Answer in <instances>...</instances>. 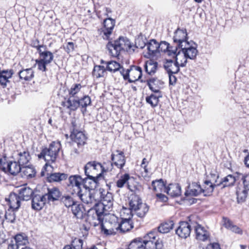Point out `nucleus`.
Masks as SVG:
<instances>
[{"label": "nucleus", "instance_id": "f8f14e48", "mask_svg": "<svg viewBox=\"0 0 249 249\" xmlns=\"http://www.w3.org/2000/svg\"><path fill=\"white\" fill-rule=\"evenodd\" d=\"M174 42L176 44L175 46L180 48L185 43L189 42L187 41V34L185 29H178L174 33L173 36Z\"/></svg>", "mask_w": 249, "mask_h": 249}, {"label": "nucleus", "instance_id": "412c9836", "mask_svg": "<svg viewBox=\"0 0 249 249\" xmlns=\"http://www.w3.org/2000/svg\"><path fill=\"white\" fill-rule=\"evenodd\" d=\"M237 178L239 179V182L242 183L244 188L242 191L243 196H242L240 198L241 201H243L246 197L247 191H249V173L244 174L237 173Z\"/></svg>", "mask_w": 249, "mask_h": 249}, {"label": "nucleus", "instance_id": "09e8293b", "mask_svg": "<svg viewBox=\"0 0 249 249\" xmlns=\"http://www.w3.org/2000/svg\"><path fill=\"white\" fill-rule=\"evenodd\" d=\"M21 171L27 178H32L35 176L36 172L32 166H23Z\"/></svg>", "mask_w": 249, "mask_h": 249}, {"label": "nucleus", "instance_id": "58836bf2", "mask_svg": "<svg viewBox=\"0 0 249 249\" xmlns=\"http://www.w3.org/2000/svg\"><path fill=\"white\" fill-rule=\"evenodd\" d=\"M18 75L20 79L30 81L34 76V71L32 68L24 69L19 71Z\"/></svg>", "mask_w": 249, "mask_h": 249}, {"label": "nucleus", "instance_id": "c9c22d12", "mask_svg": "<svg viewBox=\"0 0 249 249\" xmlns=\"http://www.w3.org/2000/svg\"><path fill=\"white\" fill-rule=\"evenodd\" d=\"M150 189L157 193L162 192H165L166 187H165L162 179H160L159 180H153L152 182L151 187H150Z\"/></svg>", "mask_w": 249, "mask_h": 249}, {"label": "nucleus", "instance_id": "20e7f679", "mask_svg": "<svg viewBox=\"0 0 249 249\" xmlns=\"http://www.w3.org/2000/svg\"><path fill=\"white\" fill-rule=\"evenodd\" d=\"M61 148V144L59 142H52L48 148L42 149L41 152L38 155V158H43L46 163L44 166V169L49 167L51 168L52 166L49 165V163L54 162L57 157L58 152Z\"/></svg>", "mask_w": 249, "mask_h": 249}, {"label": "nucleus", "instance_id": "a18cd8bd", "mask_svg": "<svg viewBox=\"0 0 249 249\" xmlns=\"http://www.w3.org/2000/svg\"><path fill=\"white\" fill-rule=\"evenodd\" d=\"M158 66V63L152 60L147 61L144 66L146 72L150 75L155 73Z\"/></svg>", "mask_w": 249, "mask_h": 249}, {"label": "nucleus", "instance_id": "f03ea898", "mask_svg": "<svg viewBox=\"0 0 249 249\" xmlns=\"http://www.w3.org/2000/svg\"><path fill=\"white\" fill-rule=\"evenodd\" d=\"M85 174L87 177L99 178L104 172L112 170V164L104 162L103 164L96 161H89L84 167Z\"/></svg>", "mask_w": 249, "mask_h": 249}, {"label": "nucleus", "instance_id": "0e129e2a", "mask_svg": "<svg viewBox=\"0 0 249 249\" xmlns=\"http://www.w3.org/2000/svg\"><path fill=\"white\" fill-rule=\"evenodd\" d=\"M71 124H72V131H74L75 130H76L77 131H81L80 130L81 125L80 124V123H79L78 121H77L76 120H73L71 122Z\"/></svg>", "mask_w": 249, "mask_h": 249}, {"label": "nucleus", "instance_id": "ddd939ff", "mask_svg": "<svg viewBox=\"0 0 249 249\" xmlns=\"http://www.w3.org/2000/svg\"><path fill=\"white\" fill-rule=\"evenodd\" d=\"M22 169V166L16 161H8L5 163V166L3 167V172L8 175H17Z\"/></svg>", "mask_w": 249, "mask_h": 249}, {"label": "nucleus", "instance_id": "2f4dec72", "mask_svg": "<svg viewBox=\"0 0 249 249\" xmlns=\"http://www.w3.org/2000/svg\"><path fill=\"white\" fill-rule=\"evenodd\" d=\"M179 66L176 62L166 59L164 62V68L168 73H177L179 71Z\"/></svg>", "mask_w": 249, "mask_h": 249}, {"label": "nucleus", "instance_id": "6e6d98bb", "mask_svg": "<svg viewBox=\"0 0 249 249\" xmlns=\"http://www.w3.org/2000/svg\"><path fill=\"white\" fill-rule=\"evenodd\" d=\"M61 202L67 208L71 207L76 202L72 197L69 195L63 196L61 198Z\"/></svg>", "mask_w": 249, "mask_h": 249}, {"label": "nucleus", "instance_id": "7ed1b4c3", "mask_svg": "<svg viewBox=\"0 0 249 249\" xmlns=\"http://www.w3.org/2000/svg\"><path fill=\"white\" fill-rule=\"evenodd\" d=\"M112 220L114 221L113 227L107 229L103 224L101 225L102 231L106 235L115 234L118 231L124 233L129 231L133 228V224L130 218H123L121 222L119 223L117 222V217L112 216Z\"/></svg>", "mask_w": 249, "mask_h": 249}, {"label": "nucleus", "instance_id": "c85d7f7f", "mask_svg": "<svg viewBox=\"0 0 249 249\" xmlns=\"http://www.w3.org/2000/svg\"><path fill=\"white\" fill-rule=\"evenodd\" d=\"M195 231L197 239L204 241L209 238L210 234L209 232L200 225L197 224L195 226Z\"/></svg>", "mask_w": 249, "mask_h": 249}, {"label": "nucleus", "instance_id": "680f3d73", "mask_svg": "<svg viewBox=\"0 0 249 249\" xmlns=\"http://www.w3.org/2000/svg\"><path fill=\"white\" fill-rule=\"evenodd\" d=\"M145 46H146V43L144 41L142 37L137 38L135 41V44L133 45L134 49L135 48L143 49Z\"/></svg>", "mask_w": 249, "mask_h": 249}, {"label": "nucleus", "instance_id": "0eeeda50", "mask_svg": "<svg viewBox=\"0 0 249 249\" xmlns=\"http://www.w3.org/2000/svg\"><path fill=\"white\" fill-rule=\"evenodd\" d=\"M100 203H97L99 208L103 209L107 213L112 209L113 206V196L111 193L105 190L100 191Z\"/></svg>", "mask_w": 249, "mask_h": 249}, {"label": "nucleus", "instance_id": "e433bc0d", "mask_svg": "<svg viewBox=\"0 0 249 249\" xmlns=\"http://www.w3.org/2000/svg\"><path fill=\"white\" fill-rule=\"evenodd\" d=\"M101 63H105L107 65V70L110 72H116L118 71H123V68L121 67L120 64L115 61H109L107 62H104L103 60H101Z\"/></svg>", "mask_w": 249, "mask_h": 249}, {"label": "nucleus", "instance_id": "6ab92c4d", "mask_svg": "<svg viewBox=\"0 0 249 249\" xmlns=\"http://www.w3.org/2000/svg\"><path fill=\"white\" fill-rule=\"evenodd\" d=\"M195 45V44H194ZM179 49H181L186 55L187 58L190 59H194L198 53L196 47L195 46H193L191 42L185 43L182 47Z\"/></svg>", "mask_w": 249, "mask_h": 249}, {"label": "nucleus", "instance_id": "1a4fd4ad", "mask_svg": "<svg viewBox=\"0 0 249 249\" xmlns=\"http://www.w3.org/2000/svg\"><path fill=\"white\" fill-rule=\"evenodd\" d=\"M169 52V56H172L175 58V61L179 67L186 66L188 58L181 49L175 46L174 50H170Z\"/></svg>", "mask_w": 249, "mask_h": 249}, {"label": "nucleus", "instance_id": "4be33fe9", "mask_svg": "<svg viewBox=\"0 0 249 249\" xmlns=\"http://www.w3.org/2000/svg\"><path fill=\"white\" fill-rule=\"evenodd\" d=\"M46 202L47 198L44 195H35L32 199V208L36 211L40 210Z\"/></svg>", "mask_w": 249, "mask_h": 249}, {"label": "nucleus", "instance_id": "f704fd0d", "mask_svg": "<svg viewBox=\"0 0 249 249\" xmlns=\"http://www.w3.org/2000/svg\"><path fill=\"white\" fill-rule=\"evenodd\" d=\"M14 74L13 70H3L0 71V84L3 87H6L7 83Z\"/></svg>", "mask_w": 249, "mask_h": 249}, {"label": "nucleus", "instance_id": "4d7b16f0", "mask_svg": "<svg viewBox=\"0 0 249 249\" xmlns=\"http://www.w3.org/2000/svg\"><path fill=\"white\" fill-rule=\"evenodd\" d=\"M78 101L79 103V107L82 108H86L88 106L91 104V99L89 96L84 95L82 96L80 95L78 97Z\"/></svg>", "mask_w": 249, "mask_h": 249}, {"label": "nucleus", "instance_id": "7c9ffc66", "mask_svg": "<svg viewBox=\"0 0 249 249\" xmlns=\"http://www.w3.org/2000/svg\"><path fill=\"white\" fill-rule=\"evenodd\" d=\"M62 105L71 111H75L79 107L78 98L69 97L67 101L62 103Z\"/></svg>", "mask_w": 249, "mask_h": 249}, {"label": "nucleus", "instance_id": "69168bd1", "mask_svg": "<svg viewBox=\"0 0 249 249\" xmlns=\"http://www.w3.org/2000/svg\"><path fill=\"white\" fill-rule=\"evenodd\" d=\"M64 48L68 53H70L72 52L74 49V43L72 42H69L67 43L66 46Z\"/></svg>", "mask_w": 249, "mask_h": 249}, {"label": "nucleus", "instance_id": "b1692460", "mask_svg": "<svg viewBox=\"0 0 249 249\" xmlns=\"http://www.w3.org/2000/svg\"><path fill=\"white\" fill-rule=\"evenodd\" d=\"M98 178L95 177H87L84 179L82 178V185L83 186V189H82L93 191L97 186Z\"/></svg>", "mask_w": 249, "mask_h": 249}, {"label": "nucleus", "instance_id": "a878e982", "mask_svg": "<svg viewBox=\"0 0 249 249\" xmlns=\"http://www.w3.org/2000/svg\"><path fill=\"white\" fill-rule=\"evenodd\" d=\"M146 46L148 52L147 54L145 55L146 57L149 58L153 56L156 53H159V43L155 39H151L146 43Z\"/></svg>", "mask_w": 249, "mask_h": 249}, {"label": "nucleus", "instance_id": "2eb2a0df", "mask_svg": "<svg viewBox=\"0 0 249 249\" xmlns=\"http://www.w3.org/2000/svg\"><path fill=\"white\" fill-rule=\"evenodd\" d=\"M115 21L111 18H107L104 20V27L101 34L104 39H108L112 34Z\"/></svg>", "mask_w": 249, "mask_h": 249}, {"label": "nucleus", "instance_id": "9d476101", "mask_svg": "<svg viewBox=\"0 0 249 249\" xmlns=\"http://www.w3.org/2000/svg\"><path fill=\"white\" fill-rule=\"evenodd\" d=\"M211 175L213 178L211 180H205L202 188V193L205 196H210L213 192L214 188L220 185V183L218 182L219 177L213 174Z\"/></svg>", "mask_w": 249, "mask_h": 249}, {"label": "nucleus", "instance_id": "dca6fc26", "mask_svg": "<svg viewBox=\"0 0 249 249\" xmlns=\"http://www.w3.org/2000/svg\"><path fill=\"white\" fill-rule=\"evenodd\" d=\"M191 228L190 225L185 221L180 222L176 230V234L180 238L186 239L190 235Z\"/></svg>", "mask_w": 249, "mask_h": 249}, {"label": "nucleus", "instance_id": "f257e3e1", "mask_svg": "<svg viewBox=\"0 0 249 249\" xmlns=\"http://www.w3.org/2000/svg\"><path fill=\"white\" fill-rule=\"evenodd\" d=\"M107 48L110 55L113 57L118 56L121 51H125L129 53L134 52V47L126 37H120L113 42H109Z\"/></svg>", "mask_w": 249, "mask_h": 249}, {"label": "nucleus", "instance_id": "aec40b11", "mask_svg": "<svg viewBox=\"0 0 249 249\" xmlns=\"http://www.w3.org/2000/svg\"><path fill=\"white\" fill-rule=\"evenodd\" d=\"M108 213L103 209L101 210L99 208L98 205H96L93 208L90 209L88 212V216L89 218L92 219H97L100 221L103 219V216L107 215Z\"/></svg>", "mask_w": 249, "mask_h": 249}, {"label": "nucleus", "instance_id": "39448f33", "mask_svg": "<svg viewBox=\"0 0 249 249\" xmlns=\"http://www.w3.org/2000/svg\"><path fill=\"white\" fill-rule=\"evenodd\" d=\"M130 208L139 217H143L149 210V207L146 203L142 202V199L138 196H132L129 201Z\"/></svg>", "mask_w": 249, "mask_h": 249}, {"label": "nucleus", "instance_id": "f3484780", "mask_svg": "<svg viewBox=\"0 0 249 249\" xmlns=\"http://www.w3.org/2000/svg\"><path fill=\"white\" fill-rule=\"evenodd\" d=\"M39 54L40 59L48 64L51 63L53 59V54L51 52L47 51L46 47L43 45L35 46Z\"/></svg>", "mask_w": 249, "mask_h": 249}, {"label": "nucleus", "instance_id": "49530a36", "mask_svg": "<svg viewBox=\"0 0 249 249\" xmlns=\"http://www.w3.org/2000/svg\"><path fill=\"white\" fill-rule=\"evenodd\" d=\"M174 225L172 220H169L161 224L158 228L160 232L165 233H168L173 228Z\"/></svg>", "mask_w": 249, "mask_h": 249}, {"label": "nucleus", "instance_id": "774afa93", "mask_svg": "<svg viewBox=\"0 0 249 249\" xmlns=\"http://www.w3.org/2000/svg\"><path fill=\"white\" fill-rule=\"evenodd\" d=\"M169 75V83L170 85H174L176 83L177 78L176 76L174 75V73H168Z\"/></svg>", "mask_w": 249, "mask_h": 249}, {"label": "nucleus", "instance_id": "603ef678", "mask_svg": "<svg viewBox=\"0 0 249 249\" xmlns=\"http://www.w3.org/2000/svg\"><path fill=\"white\" fill-rule=\"evenodd\" d=\"M130 175L127 173L121 176L116 182L117 187L121 188L124 187L125 185H127L129 179H130Z\"/></svg>", "mask_w": 249, "mask_h": 249}, {"label": "nucleus", "instance_id": "8fccbe9b", "mask_svg": "<svg viewBox=\"0 0 249 249\" xmlns=\"http://www.w3.org/2000/svg\"><path fill=\"white\" fill-rule=\"evenodd\" d=\"M15 241L20 248L28 243V237L25 234H17L15 237Z\"/></svg>", "mask_w": 249, "mask_h": 249}, {"label": "nucleus", "instance_id": "de8ad7c7", "mask_svg": "<svg viewBox=\"0 0 249 249\" xmlns=\"http://www.w3.org/2000/svg\"><path fill=\"white\" fill-rule=\"evenodd\" d=\"M156 94H152L149 96L146 97V101L152 107H156L159 102V98L161 97L160 93H156Z\"/></svg>", "mask_w": 249, "mask_h": 249}, {"label": "nucleus", "instance_id": "c756f323", "mask_svg": "<svg viewBox=\"0 0 249 249\" xmlns=\"http://www.w3.org/2000/svg\"><path fill=\"white\" fill-rule=\"evenodd\" d=\"M18 195L22 200L28 201L34 196V192L29 187L24 186L18 191Z\"/></svg>", "mask_w": 249, "mask_h": 249}, {"label": "nucleus", "instance_id": "338daca9", "mask_svg": "<svg viewBox=\"0 0 249 249\" xmlns=\"http://www.w3.org/2000/svg\"><path fill=\"white\" fill-rule=\"evenodd\" d=\"M156 195L158 199L161 201L166 202L168 200V197L165 195H163L160 192L157 193Z\"/></svg>", "mask_w": 249, "mask_h": 249}, {"label": "nucleus", "instance_id": "e2e57ef3", "mask_svg": "<svg viewBox=\"0 0 249 249\" xmlns=\"http://www.w3.org/2000/svg\"><path fill=\"white\" fill-rule=\"evenodd\" d=\"M36 64L37 65L38 69L42 71H46V65L49 64L47 63H45V61L41 59H36Z\"/></svg>", "mask_w": 249, "mask_h": 249}, {"label": "nucleus", "instance_id": "cd10ccee", "mask_svg": "<svg viewBox=\"0 0 249 249\" xmlns=\"http://www.w3.org/2000/svg\"><path fill=\"white\" fill-rule=\"evenodd\" d=\"M165 193L172 197H178L181 193V186L178 183L170 184L166 187Z\"/></svg>", "mask_w": 249, "mask_h": 249}, {"label": "nucleus", "instance_id": "864d4df0", "mask_svg": "<svg viewBox=\"0 0 249 249\" xmlns=\"http://www.w3.org/2000/svg\"><path fill=\"white\" fill-rule=\"evenodd\" d=\"M106 73V69L104 66H95L92 71V75L94 77L98 78L104 76Z\"/></svg>", "mask_w": 249, "mask_h": 249}, {"label": "nucleus", "instance_id": "13d9d810", "mask_svg": "<svg viewBox=\"0 0 249 249\" xmlns=\"http://www.w3.org/2000/svg\"><path fill=\"white\" fill-rule=\"evenodd\" d=\"M158 83V81L154 78L150 79L147 81V85L149 89L155 93H160L159 88L157 86Z\"/></svg>", "mask_w": 249, "mask_h": 249}, {"label": "nucleus", "instance_id": "79ce46f5", "mask_svg": "<svg viewBox=\"0 0 249 249\" xmlns=\"http://www.w3.org/2000/svg\"><path fill=\"white\" fill-rule=\"evenodd\" d=\"M236 181H239L237 178V173L235 176L229 175L225 177L222 180L221 179L220 181L218 180V182L220 185L223 184V186L226 187L233 185Z\"/></svg>", "mask_w": 249, "mask_h": 249}, {"label": "nucleus", "instance_id": "bb28decb", "mask_svg": "<svg viewBox=\"0 0 249 249\" xmlns=\"http://www.w3.org/2000/svg\"><path fill=\"white\" fill-rule=\"evenodd\" d=\"M202 193V188L197 183L193 182L189 184L185 192L186 196H197Z\"/></svg>", "mask_w": 249, "mask_h": 249}, {"label": "nucleus", "instance_id": "9b49d317", "mask_svg": "<svg viewBox=\"0 0 249 249\" xmlns=\"http://www.w3.org/2000/svg\"><path fill=\"white\" fill-rule=\"evenodd\" d=\"M91 191L89 190L80 189L78 191L77 194L83 203L90 205L93 204L95 206L97 202Z\"/></svg>", "mask_w": 249, "mask_h": 249}, {"label": "nucleus", "instance_id": "6e6552de", "mask_svg": "<svg viewBox=\"0 0 249 249\" xmlns=\"http://www.w3.org/2000/svg\"><path fill=\"white\" fill-rule=\"evenodd\" d=\"M124 79H128L129 82L132 83L138 81L142 76V71L140 67L134 66L130 70H127L124 73V70L121 71Z\"/></svg>", "mask_w": 249, "mask_h": 249}, {"label": "nucleus", "instance_id": "5fc2aeb1", "mask_svg": "<svg viewBox=\"0 0 249 249\" xmlns=\"http://www.w3.org/2000/svg\"><path fill=\"white\" fill-rule=\"evenodd\" d=\"M130 178L126 185L127 188L132 192H135L136 191L139 190L140 186L135 181V178L133 177H130Z\"/></svg>", "mask_w": 249, "mask_h": 249}, {"label": "nucleus", "instance_id": "4468645a", "mask_svg": "<svg viewBox=\"0 0 249 249\" xmlns=\"http://www.w3.org/2000/svg\"><path fill=\"white\" fill-rule=\"evenodd\" d=\"M111 160L112 162L108 161L110 164L115 165L117 168L122 169L125 165L126 159L124 155V153L122 151L119 150L116 151V154L113 153L111 154Z\"/></svg>", "mask_w": 249, "mask_h": 249}, {"label": "nucleus", "instance_id": "37998d69", "mask_svg": "<svg viewBox=\"0 0 249 249\" xmlns=\"http://www.w3.org/2000/svg\"><path fill=\"white\" fill-rule=\"evenodd\" d=\"M71 211L73 215L78 219L83 218L85 213L82 205L77 204L76 202L71 207Z\"/></svg>", "mask_w": 249, "mask_h": 249}, {"label": "nucleus", "instance_id": "a211bd4d", "mask_svg": "<svg viewBox=\"0 0 249 249\" xmlns=\"http://www.w3.org/2000/svg\"><path fill=\"white\" fill-rule=\"evenodd\" d=\"M21 200L18 194L13 192L10 194L8 197L5 198V201L8 202L10 209L16 211L20 207Z\"/></svg>", "mask_w": 249, "mask_h": 249}, {"label": "nucleus", "instance_id": "473e14b6", "mask_svg": "<svg viewBox=\"0 0 249 249\" xmlns=\"http://www.w3.org/2000/svg\"><path fill=\"white\" fill-rule=\"evenodd\" d=\"M31 157L28 150L18 152L16 159L18 163L21 166L27 164L31 160Z\"/></svg>", "mask_w": 249, "mask_h": 249}, {"label": "nucleus", "instance_id": "72a5a7b5", "mask_svg": "<svg viewBox=\"0 0 249 249\" xmlns=\"http://www.w3.org/2000/svg\"><path fill=\"white\" fill-rule=\"evenodd\" d=\"M47 198V202H53L58 199L60 196L59 190L55 187L48 189V192L44 195Z\"/></svg>", "mask_w": 249, "mask_h": 249}, {"label": "nucleus", "instance_id": "5701e85b", "mask_svg": "<svg viewBox=\"0 0 249 249\" xmlns=\"http://www.w3.org/2000/svg\"><path fill=\"white\" fill-rule=\"evenodd\" d=\"M41 176H47V180L49 182H59L65 180L68 178V175L64 173H54L52 174L45 173L44 171H42Z\"/></svg>", "mask_w": 249, "mask_h": 249}, {"label": "nucleus", "instance_id": "bf43d9fd", "mask_svg": "<svg viewBox=\"0 0 249 249\" xmlns=\"http://www.w3.org/2000/svg\"><path fill=\"white\" fill-rule=\"evenodd\" d=\"M15 211H16L15 210L13 209H8L7 211H6L4 217L5 220L10 223H14L15 222L16 219V214L15 213Z\"/></svg>", "mask_w": 249, "mask_h": 249}, {"label": "nucleus", "instance_id": "4c0bfd02", "mask_svg": "<svg viewBox=\"0 0 249 249\" xmlns=\"http://www.w3.org/2000/svg\"><path fill=\"white\" fill-rule=\"evenodd\" d=\"M223 221L224 222L223 225L226 228L236 233L240 234H242V230L236 225H233L230 219L226 217H223Z\"/></svg>", "mask_w": 249, "mask_h": 249}, {"label": "nucleus", "instance_id": "423d86ee", "mask_svg": "<svg viewBox=\"0 0 249 249\" xmlns=\"http://www.w3.org/2000/svg\"><path fill=\"white\" fill-rule=\"evenodd\" d=\"M142 240L145 249H161L163 247L162 241L159 238L156 231L147 233Z\"/></svg>", "mask_w": 249, "mask_h": 249}, {"label": "nucleus", "instance_id": "052dcab7", "mask_svg": "<svg viewBox=\"0 0 249 249\" xmlns=\"http://www.w3.org/2000/svg\"><path fill=\"white\" fill-rule=\"evenodd\" d=\"M159 53L161 52H167V54L169 55V51L170 50H174V48H175V46H169V43L165 41H162L160 43H159Z\"/></svg>", "mask_w": 249, "mask_h": 249}, {"label": "nucleus", "instance_id": "c03bdc74", "mask_svg": "<svg viewBox=\"0 0 249 249\" xmlns=\"http://www.w3.org/2000/svg\"><path fill=\"white\" fill-rule=\"evenodd\" d=\"M83 241L82 239L75 238L70 245L64 246L63 249H82Z\"/></svg>", "mask_w": 249, "mask_h": 249}, {"label": "nucleus", "instance_id": "393cba45", "mask_svg": "<svg viewBox=\"0 0 249 249\" xmlns=\"http://www.w3.org/2000/svg\"><path fill=\"white\" fill-rule=\"evenodd\" d=\"M71 138L72 141L76 142L78 146L84 145L86 143L87 137L82 131H72L71 134Z\"/></svg>", "mask_w": 249, "mask_h": 249}, {"label": "nucleus", "instance_id": "a19ab883", "mask_svg": "<svg viewBox=\"0 0 249 249\" xmlns=\"http://www.w3.org/2000/svg\"><path fill=\"white\" fill-rule=\"evenodd\" d=\"M69 185L76 187L78 191L80 190V189H82L81 186L82 185V178L80 176H71L69 178Z\"/></svg>", "mask_w": 249, "mask_h": 249}, {"label": "nucleus", "instance_id": "ea45409f", "mask_svg": "<svg viewBox=\"0 0 249 249\" xmlns=\"http://www.w3.org/2000/svg\"><path fill=\"white\" fill-rule=\"evenodd\" d=\"M82 88L80 84H74L69 89V97L78 98L82 95L81 89Z\"/></svg>", "mask_w": 249, "mask_h": 249}, {"label": "nucleus", "instance_id": "3c124183", "mask_svg": "<svg viewBox=\"0 0 249 249\" xmlns=\"http://www.w3.org/2000/svg\"><path fill=\"white\" fill-rule=\"evenodd\" d=\"M128 247L129 249H145L142 239L140 238L133 240Z\"/></svg>", "mask_w": 249, "mask_h": 249}]
</instances>
